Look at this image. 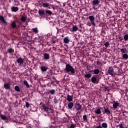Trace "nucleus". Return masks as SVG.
Wrapping results in <instances>:
<instances>
[{"instance_id": "nucleus-31", "label": "nucleus", "mask_w": 128, "mask_h": 128, "mask_svg": "<svg viewBox=\"0 0 128 128\" xmlns=\"http://www.w3.org/2000/svg\"><path fill=\"white\" fill-rule=\"evenodd\" d=\"M11 10H12V12H16V7L12 6L11 8Z\"/></svg>"}, {"instance_id": "nucleus-12", "label": "nucleus", "mask_w": 128, "mask_h": 128, "mask_svg": "<svg viewBox=\"0 0 128 128\" xmlns=\"http://www.w3.org/2000/svg\"><path fill=\"white\" fill-rule=\"evenodd\" d=\"M0 20L2 22V24H4L5 26H6V24H8V22H6V20H4V16H0Z\"/></svg>"}, {"instance_id": "nucleus-17", "label": "nucleus", "mask_w": 128, "mask_h": 128, "mask_svg": "<svg viewBox=\"0 0 128 128\" xmlns=\"http://www.w3.org/2000/svg\"><path fill=\"white\" fill-rule=\"evenodd\" d=\"M68 108L69 110H72V108H74V103H72V102H70L68 104Z\"/></svg>"}, {"instance_id": "nucleus-26", "label": "nucleus", "mask_w": 128, "mask_h": 128, "mask_svg": "<svg viewBox=\"0 0 128 128\" xmlns=\"http://www.w3.org/2000/svg\"><path fill=\"white\" fill-rule=\"evenodd\" d=\"M94 112L96 114H102V111L100 110V108L96 109Z\"/></svg>"}, {"instance_id": "nucleus-27", "label": "nucleus", "mask_w": 128, "mask_h": 128, "mask_svg": "<svg viewBox=\"0 0 128 128\" xmlns=\"http://www.w3.org/2000/svg\"><path fill=\"white\" fill-rule=\"evenodd\" d=\"M4 87L6 90H10V84L5 83Z\"/></svg>"}, {"instance_id": "nucleus-39", "label": "nucleus", "mask_w": 128, "mask_h": 128, "mask_svg": "<svg viewBox=\"0 0 128 128\" xmlns=\"http://www.w3.org/2000/svg\"><path fill=\"white\" fill-rule=\"evenodd\" d=\"M104 44L106 48H108L110 46V42H105Z\"/></svg>"}, {"instance_id": "nucleus-47", "label": "nucleus", "mask_w": 128, "mask_h": 128, "mask_svg": "<svg viewBox=\"0 0 128 128\" xmlns=\"http://www.w3.org/2000/svg\"><path fill=\"white\" fill-rule=\"evenodd\" d=\"M14 90H16V86H15Z\"/></svg>"}, {"instance_id": "nucleus-51", "label": "nucleus", "mask_w": 128, "mask_h": 128, "mask_svg": "<svg viewBox=\"0 0 128 128\" xmlns=\"http://www.w3.org/2000/svg\"><path fill=\"white\" fill-rule=\"evenodd\" d=\"M14 80H16V78H14Z\"/></svg>"}, {"instance_id": "nucleus-48", "label": "nucleus", "mask_w": 128, "mask_h": 128, "mask_svg": "<svg viewBox=\"0 0 128 128\" xmlns=\"http://www.w3.org/2000/svg\"><path fill=\"white\" fill-rule=\"evenodd\" d=\"M60 97H61V98H64V95H62V96H60Z\"/></svg>"}, {"instance_id": "nucleus-34", "label": "nucleus", "mask_w": 128, "mask_h": 128, "mask_svg": "<svg viewBox=\"0 0 128 128\" xmlns=\"http://www.w3.org/2000/svg\"><path fill=\"white\" fill-rule=\"evenodd\" d=\"M11 26L12 28H16V22H14L11 24Z\"/></svg>"}, {"instance_id": "nucleus-38", "label": "nucleus", "mask_w": 128, "mask_h": 128, "mask_svg": "<svg viewBox=\"0 0 128 128\" xmlns=\"http://www.w3.org/2000/svg\"><path fill=\"white\" fill-rule=\"evenodd\" d=\"M30 103H28V102H26V106L27 108H30Z\"/></svg>"}, {"instance_id": "nucleus-7", "label": "nucleus", "mask_w": 128, "mask_h": 128, "mask_svg": "<svg viewBox=\"0 0 128 128\" xmlns=\"http://www.w3.org/2000/svg\"><path fill=\"white\" fill-rule=\"evenodd\" d=\"M50 56V54L48 53H44L43 54V59L44 60H48Z\"/></svg>"}, {"instance_id": "nucleus-53", "label": "nucleus", "mask_w": 128, "mask_h": 128, "mask_svg": "<svg viewBox=\"0 0 128 128\" xmlns=\"http://www.w3.org/2000/svg\"><path fill=\"white\" fill-rule=\"evenodd\" d=\"M53 10H55L54 8H52Z\"/></svg>"}, {"instance_id": "nucleus-29", "label": "nucleus", "mask_w": 128, "mask_h": 128, "mask_svg": "<svg viewBox=\"0 0 128 128\" xmlns=\"http://www.w3.org/2000/svg\"><path fill=\"white\" fill-rule=\"evenodd\" d=\"M0 118L2 120H8V117L4 115H0Z\"/></svg>"}, {"instance_id": "nucleus-15", "label": "nucleus", "mask_w": 128, "mask_h": 128, "mask_svg": "<svg viewBox=\"0 0 128 128\" xmlns=\"http://www.w3.org/2000/svg\"><path fill=\"white\" fill-rule=\"evenodd\" d=\"M75 108L76 110H82V105L80 104H77L75 106Z\"/></svg>"}, {"instance_id": "nucleus-54", "label": "nucleus", "mask_w": 128, "mask_h": 128, "mask_svg": "<svg viewBox=\"0 0 128 128\" xmlns=\"http://www.w3.org/2000/svg\"><path fill=\"white\" fill-rule=\"evenodd\" d=\"M1 128H4V127H2Z\"/></svg>"}, {"instance_id": "nucleus-10", "label": "nucleus", "mask_w": 128, "mask_h": 128, "mask_svg": "<svg viewBox=\"0 0 128 128\" xmlns=\"http://www.w3.org/2000/svg\"><path fill=\"white\" fill-rule=\"evenodd\" d=\"M42 8H49V9L50 8L49 3H48L46 2H42Z\"/></svg>"}, {"instance_id": "nucleus-49", "label": "nucleus", "mask_w": 128, "mask_h": 128, "mask_svg": "<svg viewBox=\"0 0 128 128\" xmlns=\"http://www.w3.org/2000/svg\"><path fill=\"white\" fill-rule=\"evenodd\" d=\"M16 10H18V8H16Z\"/></svg>"}, {"instance_id": "nucleus-43", "label": "nucleus", "mask_w": 128, "mask_h": 128, "mask_svg": "<svg viewBox=\"0 0 128 128\" xmlns=\"http://www.w3.org/2000/svg\"><path fill=\"white\" fill-rule=\"evenodd\" d=\"M75 126L76 125H74V124H71L70 126V128H74Z\"/></svg>"}, {"instance_id": "nucleus-3", "label": "nucleus", "mask_w": 128, "mask_h": 128, "mask_svg": "<svg viewBox=\"0 0 128 128\" xmlns=\"http://www.w3.org/2000/svg\"><path fill=\"white\" fill-rule=\"evenodd\" d=\"M100 0H93L92 2V4L93 6L92 8L94 10H96V7L98 6L100 4Z\"/></svg>"}, {"instance_id": "nucleus-30", "label": "nucleus", "mask_w": 128, "mask_h": 128, "mask_svg": "<svg viewBox=\"0 0 128 128\" xmlns=\"http://www.w3.org/2000/svg\"><path fill=\"white\" fill-rule=\"evenodd\" d=\"M102 126L104 128H108V124H106V122H104L102 124Z\"/></svg>"}, {"instance_id": "nucleus-46", "label": "nucleus", "mask_w": 128, "mask_h": 128, "mask_svg": "<svg viewBox=\"0 0 128 128\" xmlns=\"http://www.w3.org/2000/svg\"><path fill=\"white\" fill-rule=\"evenodd\" d=\"M96 128H102V126H97L96 127Z\"/></svg>"}, {"instance_id": "nucleus-1", "label": "nucleus", "mask_w": 128, "mask_h": 128, "mask_svg": "<svg viewBox=\"0 0 128 128\" xmlns=\"http://www.w3.org/2000/svg\"><path fill=\"white\" fill-rule=\"evenodd\" d=\"M66 72L68 74H72V76H74V74H76V70L70 66V64H66L65 68Z\"/></svg>"}, {"instance_id": "nucleus-21", "label": "nucleus", "mask_w": 128, "mask_h": 128, "mask_svg": "<svg viewBox=\"0 0 128 128\" xmlns=\"http://www.w3.org/2000/svg\"><path fill=\"white\" fill-rule=\"evenodd\" d=\"M48 94H50L54 96V94H56V90L54 89L50 90H49Z\"/></svg>"}, {"instance_id": "nucleus-19", "label": "nucleus", "mask_w": 128, "mask_h": 128, "mask_svg": "<svg viewBox=\"0 0 128 128\" xmlns=\"http://www.w3.org/2000/svg\"><path fill=\"white\" fill-rule=\"evenodd\" d=\"M63 40L64 44H68V42H70V40L68 39V37L64 38Z\"/></svg>"}, {"instance_id": "nucleus-44", "label": "nucleus", "mask_w": 128, "mask_h": 128, "mask_svg": "<svg viewBox=\"0 0 128 128\" xmlns=\"http://www.w3.org/2000/svg\"><path fill=\"white\" fill-rule=\"evenodd\" d=\"M16 92H20V89L18 86H16Z\"/></svg>"}, {"instance_id": "nucleus-14", "label": "nucleus", "mask_w": 128, "mask_h": 128, "mask_svg": "<svg viewBox=\"0 0 128 128\" xmlns=\"http://www.w3.org/2000/svg\"><path fill=\"white\" fill-rule=\"evenodd\" d=\"M84 78H92V74L90 73H86L84 75Z\"/></svg>"}, {"instance_id": "nucleus-40", "label": "nucleus", "mask_w": 128, "mask_h": 128, "mask_svg": "<svg viewBox=\"0 0 128 128\" xmlns=\"http://www.w3.org/2000/svg\"><path fill=\"white\" fill-rule=\"evenodd\" d=\"M104 89L106 92H110V90H108V86H104Z\"/></svg>"}, {"instance_id": "nucleus-32", "label": "nucleus", "mask_w": 128, "mask_h": 128, "mask_svg": "<svg viewBox=\"0 0 128 128\" xmlns=\"http://www.w3.org/2000/svg\"><path fill=\"white\" fill-rule=\"evenodd\" d=\"M20 20L22 22H24L26 20V18L24 16H22L20 18Z\"/></svg>"}, {"instance_id": "nucleus-20", "label": "nucleus", "mask_w": 128, "mask_h": 128, "mask_svg": "<svg viewBox=\"0 0 128 128\" xmlns=\"http://www.w3.org/2000/svg\"><path fill=\"white\" fill-rule=\"evenodd\" d=\"M38 14H40V16H44V10H40L38 12Z\"/></svg>"}, {"instance_id": "nucleus-25", "label": "nucleus", "mask_w": 128, "mask_h": 128, "mask_svg": "<svg viewBox=\"0 0 128 128\" xmlns=\"http://www.w3.org/2000/svg\"><path fill=\"white\" fill-rule=\"evenodd\" d=\"M122 58H124V60H128V55L126 54V53L122 54Z\"/></svg>"}, {"instance_id": "nucleus-16", "label": "nucleus", "mask_w": 128, "mask_h": 128, "mask_svg": "<svg viewBox=\"0 0 128 128\" xmlns=\"http://www.w3.org/2000/svg\"><path fill=\"white\" fill-rule=\"evenodd\" d=\"M94 72V74H100V70L98 69H94V70H90V72Z\"/></svg>"}, {"instance_id": "nucleus-4", "label": "nucleus", "mask_w": 128, "mask_h": 128, "mask_svg": "<svg viewBox=\"0 0 128 128\" xmlns=\"http://www.w3.org/2000/svg\"><path fill=\"white\" fill-rule=\"evenodd\" d=\"M108 72L109 74H110V76H114V74H116V72H114V70L112 67H110L108 68Z\"/></svg>"}, {"instance_id": "nucleus-35", "label": "nucleus", "mask_w": 128, "mask_h": 128, "mask_svg": "<svg viewBox=\"0 0 128 128\" xmlns=\"http://www.w3.org/2000/svg\"><path fill=\"white\" fill-rule=\"evenodd\" d=\"M54 103L56 104L58 103V100L56 98V97H54Z\"/></svg>"}, {"instance_id": "nucleus-33", "label": "nucleus", "mask_w": 128, "mask_h": 128, "mask_svg": "<svg viewBox=\"0 0 128 128\" xmlns=\"http://www.w3.org/2000/svg\"><path fill=\"white\" fill-rule=\"evenodd\" d=\"M84 122H88V116L86 115L83 116Z\"/></svg>"}, {"instance_id": "nucleus-18", "label": "nucleus", "mask_w": 128, "mask_h": 128, "mask_svg": "<svg viewBox=\"0 0 128 128\" xmlns=\"http://www.w3.org/2000/svg\"><path fill=\"white\" fill-rule=\"evenodd\" d=\"M42 106H43V110H45V112H48V110H50V108H48V106H46V104H42Z\"/></svg>"}, {"instance_id": "nucleus-42", "label": "nucleus", "mask_w": 128, "mask_h": 128, "mask_svg": "<svg viewBox=\"0 0 128 128\" xmlns=\"http://www.w3.org/2000/svg\"><path fill=\"white\" fill-rule=\"evenodd\" d=\"M96 64L98 66H100V64H102V62H100V60H97Z\"/></svg>"}, {"instance_id": "nucleus-45", "label": "nucleus", "mask_w": 128, "mask_h": 128, "mask_svg": "<svg viewBox=\"0 0 128 128\" xmlns=\"http://www.w3.org/2000/svg\"><path fill=\"white\" fill-rule=\"evenodd\" d=\"M118 126H119L120 128H124V125H122V124H119Z\"/></svg>"}, {"instance_id": "nucleus-52", "label": "nucleus", "mask_w": 128, "mask_h": 128, "mask_svg": "<svg viewBox=\"0 0 128 128\" xmlns=\"http://www.w3.org/2000/svg\"><path fill=\"white\" fill-rule=\"evenodd\" d=\"M126 28H128V25H126Z\"/></svg>"}, {"instance_id": "nucleus-24", "label": "nucleus", "mask_w": 128, "mask_h": 128, "mask_svg": "<svg viewBox=\"0 0 128 128\" xmlns=\"http://www.w3.org/2000/svg\"><path fill=\"white\" fill-rule=\"evenodd\" d=\"M32 32H34V34H38V29L37 28H32Z\"/></svg>"}, {"instance_id": "nucleus-23", "label": "nucleus", "mask_w": 128, "mask_h": 128, "mask_svg": "<svg viewBox=\"0 0 128 128\" xmlns=\"http://www.w3.org/2000/svg\"><path fill=\"white\" fill-rule=\"evenodd\" d=\"M118 106H120V104H118V102H114L113 104V108L115 109L118 108Z\"/></svg>"}, {"instance_id": "nucleus-22", "label": "nucleus", "mask_w": 128, "mask_h": 128, "mask_svg": "<svg viewBox=\"0 0 128 128\" xmlns=\"http://www.w3.org/2000/svg\"><path fill=\"white\" fill-rule=\"evenodd\" d=\"M78 28V26L74 25L72 28V32H76Z\"/></svg>"}, {"instance_id": "nucleus-28", "label": "nucleus", "mask_w": 128, "mask_h": 128, "mask_svg": "<svg viewBox=\"0 0 128 128\" xmlns=\"http://www.w3.org/2000/svg\"><path fill=\"white\" fill-rule=\"evenodd\" d=\"M24 84H25L26 87L28 88H30V84H28V81H26V80H24Z\"/></svg>"}, {"instance_id": "nucleus-13", "label": "nucleus", "mask_w": 128, "mask_h": 128, "mask_svg": "<svg viewBox=\"0 0 128 128\" xmlns=\"http://www.w3.org/2000/svg\"><path fill=\"white\" fill-rule=\"evenodd\" d=\"M120 52L122 54H126L128 52V50H126V48H119Z\"/></svg>"}, {"instance_id": "nucleus-6", "label": "nucleus", "mask_w": 128, "mask_h": 128, "mask_svg": "<svg viewBox=\"0 0 128 128\" xmlns=\"http://www.w3.org/2000/svg\"><path fill=\"white\" fill-rule=\"evenodd\" d=\"M88 18L90 22H92V26H96V23L94 22V16H88Z\"/></svg>"}, {"instance_id": "nucleus-9", "label": "nucleus", "mask_w": 128, "mask_h": 128, "mask_svg": "<svg viewBox=\"0 0 128 128\" xmlns=\"http://www.w3.org/2000/svg\"><path fill=\"white\" fill-rule=\"evenodd\" d=\"M24 60L20 58L17 60V62L19 66H22L24 64Z\"/></svg>"}, {"instance_id": "nucleus-11", "label": "nucleus", "mask_w": 128, "mask_h": 128, "mask_svg": "<svg viewBox=\"0 0 128 128\" xmlns=\"http://www.w3.org/2000/svg\"><path fill=\"white\" fill-rule=\"evenodd\" d=\"M67 100L69 102H70L74 100V96H70V94L67 95Z\"/></svg>"}, {"instance_id": "nucleus-41", "label": "nucleus", "mask_w": 128, "mask_h": 128, "mask_svg": "<svg viewBox=\"0 0 128 128\" xmlns=\"http://www.w3.org/2000/svg\"><path fill=\"white\" fill-rule=\"evenodd\" d=\"M12 52H14V50H12V48H9V49L8 50V52L10 54Z\"/></svg>"}, {"instance_id": "nucleus-2", "label": "nucleus", "mask_w": 128, "mask_h": 128, "mask_svg": "<svg viewBox=\"0 0 128 128\" xmlns=\"http://www.w3.org/2000/svg\"><path fill=\"white\" fill-rule=\"evenodd\" d=\"M91 82L93 84H98V82H100V80L96 78V76H93L91 78Z\"/></svg>"}, {"instance_id": "nucleus-37", "label": "nucleus", "mask_w": 128, "mask_h": 128, "mask_svg": "<svg viewBox=\"0 0 128 128\" xmlns=\"http://www.w3.org/2000/svg\"><path fill=\"white\" fill-rule=\"evenodd\" d=\"M46 13H47L48 14H52V11L50 10H46Z\"/></svg>"}, {"instance_id": "nucleus-50", "label": "nucleus", "mask_w": 128, "mask_h": 128, "mask_svg": "<svg viewBox=\"0 0 128 128\" xmlns=\"http://www.w3.org/2000/svg\"><path fill=\"white\" fill-rule=\"evenodd\" d=\"M77 114H80V112H78Z\"/></svg>"}, {"instance_id": "nucleus-36", "label": "nucleus", "mask_w": 128, "mask_h": 128, "mask_svg": "<svg viewBox=\"0 0 128 128\" xmlns=\"http://www.w3.org/2000/svg\"><path fill=\"white\" fill-rule=\"evenodd\" d=\"M124 40L126 41L128 40V34H126L124 36Z\"/></svg>"}, {"instance_id": "nucleus-5", "label": "nucleus", "mask_w": 128, "mask_h": 128, "mask_svg": "<svg viewBox=\"0 0 128 128\" xmlns=\"http://www.w3.org/2000/svg\"><path fill=\"white\" fill-rule=\"evenodd\" d=\"M40 68L42 72H44L48 70V66H46V65L44 64H41L40 66Z\"/></svg>"}, {"instance_id": "nucleus-8", "label": "nucleus", "mask_w": 128, "mask_h": 128, "mask_svg": "<svg viewBox=\"0 0 128 128\" xmlns=\"http://www.w3.org/2000/svg\"><path fill=\"white\" fill-rule=\"evenodd\" d=\"M104 112L107 116H110L112 114V112L110 110V109L108 107L104 108Z\"/></svg>"}]
</instances>
